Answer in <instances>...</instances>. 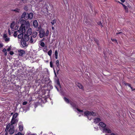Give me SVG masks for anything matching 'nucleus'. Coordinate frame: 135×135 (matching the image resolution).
I'll return each mask as SVG.
<instances>
[{
	"instance_id": "nucleus-1",
	"label": "nucleus",
	"mask_w": 135,
	"mask_h": 135,
	"mask_svg": "<svg viewBox=\"0 0 135 135\" xmlns=\"http://www.w3.org/2000/svg\"><path fill=\"white\" fill-rule=\"evenodd\" d=\"M78 111V113L80 114L79 115V116H80L81 114L82 115H84V116H86L88 119L89 120H91V116H96V114L95 112L86 111L83 112L82 110H80L78 108L76 109Z\"/></svg>"
},
{
	"instance_id": "nucleus-2",
	"label": "nucleus",
	"mask_w": 135,
	"mask_h": 135,
	"mask_svg": "<svg viewBox=\"0 0 135 135\" xmlns=\"http://www.w3.org/2000/svg\"><path fill=\"white\" fill-rule=\"evenodd\" d=\"M99 126L103 128V132L107 133H110L111 132L110 129L107 127H105L106 125L105 123L103 122H100L99 124Z\"/></svg>"
},
{
	"instance_id": "nucleus-3",
	"label": "nucleus",
	"mask_w": 135,
	"mask_h": 135,
	"mask_svg": "<svg viewBox=\"0 0 135 135\" xmlns=\"http://www.w3.org/2000/svg\"><path fill=\"white\" fill-rule=\"evenodd\" d=\"M9 128V134H13L15 132V129L14 126L13 125H11L10 123H9L6 126V128L5 129V131L7 132Z\"/></svg>"
},
{
	"instance_id": "nucleus-4",
	"label": "nucleus",
	"mask_w": 135,
	"mask_h": 135,
	"mask_svg": "<svg viewBox=\"0 0 135 135\" xmlns=\"http://www.w3.org/2000/svg\"><path fill=\"white\" fill-rule=\"evenodd\" d=\"M27 21L24 20H22L20 21L21 25L20 27V29L22 30L23 32H25L26 30L25 27V25Z\"/></svg>"
},
{
	"instance_id": "nucleus-5",
	"label": "nucleus",
	"mask_w": 135,
	"mask_h": 135,
	"mask_svg": "<svg viewBox=\"0 0 135 135\" xmlns=\"http://www.w3.org/2000/svg\"><path fill=\"white\" fill-rule=\"evenodd\" d=\"M45 36V33L44 30L41 29L39 31V37L41 38H42Z\"/></svg>"
},
{
	"instance_id": "nucleus-6",
	"label": "nucleus",
	"mask_w": 135,
	"mask_h": 135,
	"mask_svg": "<svg viewBox=\"0 0 135 135\" xmlns=\"http://www.w3.org/2000/svg\"><path fill=\"white\" fill-rule=\"evenodd\" d=\"M3 38L6 42H8L10 40V38L7 37V35L6 34H3Z\"/></svg>"
},
{
	"instance_id": "nucleus-7",
	"label": "nucleus",
	"mask_w": 135,
	"mask_h": 135,
	"mask_svg": "<svg viewBox=\"0 0 135 135\" xmlns=\"http://www.w3.org/2000/svg\"><path fill=\"white\" fill-rule=\"evenodd\" d=\"M27 17H26L25 18L26 20L28 19H31L33 17V14L32 13H30L29 14L28 13H27Z\"/></svg>"
},
{
	"instance_id": "nucleus-8",
	"label": "nucleus",
	"mask_w": 135,
	"mask_h": 135,
	"mask_svg": "<svg viewBox=\"0 0 135 135\" xmlns=\"http://www.w3.org/2000/svg\"><path fill=\"white\" fill-rule=\"evenodd\" d=\"M18 120V119H12L11 121V125H13V124L17 123Z\"/></svg>"
},
{
	"instance_id": "nucleus-9",
	"label": "nucleus",
	"mask_w": 135,
	"mask_h": 135,
	"mask_svg": "<svg viewBox=\"0 0 135 135\" xmlns=\"http://www.w3.org/2000/svg\"><path fill=\"white\" fill-rule=\"evenodd\" d=\"M33 25L35 28H37L38 25L37 21L36 20L33 21Z\"/></svg>"
},
{
	"instance_id": "nucleus-10",
	"label": "nucleus",
	"mask_w": 135,
	"mask_h": 135,
	"mask_svg": "<svg viewBox=\"0 0 135 135\" xmlns=\"http://www.w3.org/2000/svg\"><path fill=\"white\" fill-rule=\"evenodd\" d=\"M21 31H22V30L19 28V30H18V31H16L14 33L13 35L15 37H16L17 35H18V34L20 32H21Z\"/></svg>"
},
{
	"instance_id": "nucleus-11",
	"label": "nucleus",
	"mask_w": 135,
	"mask_h": 135,
	"mask_svg": "<svg viewBox=\"0 0 135 135\" xmlns=\"http://www.w3.org/2000/svg\"><path fill=\"white\" fill-rule=\"evenodd\" d=\"M30 35H27V34H25L24 36V40L25 41H28L30 39Z\"/></svg>"
},
{
	"instance_id": "nucleus-12",
	"label": "nucleus",
	"mask_w": 135,
	"mask_h": 135,
	"mask_svg": "<svg viewBox=\"0 0 135 135\" xmlns=\"http://www.w3.org/2000/svg\"><path fill=\"white\" fill-rule=\"evenodd\" d=\"M18 51L19 52V55L20 56H22L25 53V51L23 50L20 49Z\"/></svg>"
},
{
	"instance_id": "nucleus-13",
	"label": "nucleus",
	"mask_w": 135,
	"mask_h": 135,
	"mask_svg": "<svg viewBox=\"0 0 135 135\" xmlns=\"http://www.w3.org/2000/svg\"><path fill=\"white\" fill-rule=\"evenodd\" d=\"M32 30L31 28H28L27 32V35H30L32 33Z\"/></svg>"
},
{
	"instance_id": "nucleus-14",
	"label": "nucleus",
	"mask_w": 135,
	"mask_h": 135,
	"mask_svg": "<svg viewBox=\"0 0 135 135\" xmlns=\"http://www.w3.org/2000/svg\"><path fill=\"white\" fill-rule=\"evenodd\" d=\"M26 41L25 40H21V44L23 47H25L27 46V44L26 43Z\"/></svg>"
},
{
	"instance_id": "nucleus-15",
	"label": "nucleus",
	"mask_w": 135,
	"mask_h": 135,
	"mask_svg": "<svg viewBox=\"0 0 135 135\" xmlns=\"http://www.w3.org/2000/svg\"><path fill=\"white\" fill-rule=\"evenodd\" d=\"M21 31V32H20L19 33V34H18V38L19 39H21L22 38L23 36V33H25V32H23V31Z\"/></svg>"
},
{
	"instance_id": "nucleus-16",
	"label": "nucleus",
	"mask_w": 135,
	"mask_h": 135,
	"mask_svg": "<svg viewBox=\"0 0 135 135\" xmlns=\"http://www.w3.org/2000/svg\"><path fill=\"white\" fill-rule=\"evenodd\" d=\"M36 38H33L32 36H30V38L29 39V42L31 43L35 42Z\"/></svg>"
},
{
	"instance_id": "nucleus-17",
	"label": "nucleus",
	"mask_w": 135,
	"mask_h": 135,
	"mask_svg": "<svg viewBox=\"0 0 135 135\" xmlns=\"http://www.w3.org/2000/svg\"><path fill=\"white\" fill-rule=\"evenodd\" d=\"M101 120L100 118H95L94 120V122L95 124H97Z\"/></svg>"
},
{
	"instance_id": "nucleus-18",
	"label": "nucleus",
	"mask_w": 135,
	"mask_h": 135,
	"mask_svg": "<svg viewBox=\"0 0 135 135\" xmlns=\"http://www.w3.org/2000/svg\"><path fill=\"white\" fill-rule=\"evenodd\" d=\"M26 17H27V13L26 12H24L22 15L21 16V18H24L25 20H26L25 18Z\"/></svg>"
},
{
	"instance_id": "nucleus-19",
	"label": "nucleus",
	"mask_w": 135,
	"mask_h": 135,
	"mask_svg": "<svg viewBox=\"0 0 135 135\" xmlns=\"http://www.w3.org/2000/svg\"><path fill=\"white\" fill-rule=\"evenodd\" d=\"M30 24L29 22L27 21L25 25V26L27 28H30Z\"/></svg>"
},
{
	"instance_id": "nucleus-20",
	"label": "nucleus",
	"mask_w": 135,
	"mask_h": 135,
	"mask_svg": "<svg viewBox=\"0 0 135 135\" xmlns=\"http://www.w3.org/2000/svg\"><path fill=\"white\" fill-rule=\"evenodd\" d=\"M18 115V113H15L13 115L12 119H18V118H17V117Z\"/></svg>"
},
{
	"instance_id": "nucleus-21",
	"label": "nucleus",
	"mask_w": 135,
	"mask_h": 135,
	"mask_svg": "<svg viewBox=\"0 0 135 135\" xmlns=\"http://www.w3.org/2000/svg\"><path fill=\"white\" fill-rule=\"evenodd\" d=\"M37 32L36 31L33 32L32 35V37L33 38H35L37 36Z\"/></svg>"
},
{
	"instance_id": "nucleus-22",
	"label": "nucleus",
	"mask_w": 135,
	"mask_h": 135,
	"mask_svg": "<svg viewBox=\"0 0 135 135\" xmlns=\"http://www.w3.org/2000/svg\"><path fill=\"white\" fill-rule=\"evenodd\" d=\"M50 66L52 68H53L54 72L55 74L56 75V73L55 71L54 68L53 67V63L52 61H51L50 62Z\"/></svg>"
},
{
	"instance_id": "nucleus-23",
	"label": "nucleus",
	"mask_w": 135,
	"mask_h": 135,
	"mask_svg": "<svg viewBox=\"0 0 135 135\" xmlns=\"http://www.w3.org/2000/svg\"><path fill=\"white\" fill-rule=\"evenodd\" d=\"M77 86L80 89H83V86L80 83H78L76 84Z\"/></svg>"
},
{
	"instance_id": "nucleus-24",
	"label": "nucleus",
	"mask_w": 135,
	"mask_h": 135,
	"mask_svg": "<svg viewBox=\"0 0 135 135\" xmlns=\"http://www.w3.org/2000/svg\"><path fill=\"white\" fill-rule=\"evenodd\" d=\"M70 104L74 108H75L76 107V105L73 102H71L70 103Z\"/></svg>"
},
{
	"instance_id": "nucleus-25",
	"label": "nucleus",
	"mask_w": 135,
	"mask_h": 135,
	"mask_svg": "<svg viewBox=\"0 0 135 135\" xmlns=\"http://www.w3.org/2000/svg\"><path fill=\"white\" fill-rule=\"evenodd\" d=\"M52 53V50H50L48 52V54L50 57H51V54Z\"/></svg>"
},
{
	"instance_id": "nucleus-26",
	"label": "nucleus",
	"mask_w": 135,
	"mask_h": 135,
	"mask_svg": "<svg viewBox=\"0 0 135 135\" xmlns=\"http://www.w3.org/2000/svg\"><path fill=\"white\" fill-rule=\"evenodd\" d=\"M64 100L65 102L68 103H69V99L67 98L64 97Z\"/></svg>"
},
{
	"instance_id": "nucleus-27",
	"label": "nucleus",
	"mask_w": 135,
	"mask_h": 135,
	"mask_svg": "<svg viewBox=\"0 0 135 135\" xmlns=\"http://www.w3.org/2000/svg\"><path fill=\"white\" fill-rule=\"evenodd\" d=\"M19 130L20 131H22L23 130V127L22 126H19Z\"/></svg>"
},
{
	"instance_id": "nucleus-28",
	"label": "nucleus",
	"mask_w": 135,
	"mask_h": 135,
	"mask_svg": "<svg viewBox=\"0 0 135 135\" xmlns=\"http://www.w3.org/2000/svg\"><path fill=\"white\" fill-rule=\"evenodd\" d=\"M56 64L57 67H59V62L58 60H57L56 61Z\"/></svg>"
},
{
	"instance_id": "nucleus-29",
	"label": "nucleus",
	"mask_w": 135,
	"mask_h": 135,
	"mask_svg": "<svg viewBox=\"0 0 135 135\" xmlns=\"http://www.w3.org/2000/svg\"><path fill=\"white\" fill-rule=\"evenodd\" d=\"M43 51L44 52H46L47 51V46H45V47L44 48Z\"/></svg>"
},
{
	"instance_id": "nucleus-30",
	"label": "nucleus",
	"mask_w": 135,
	"mask_h": 135,
	"mask_svg": "<svg viewBox=\"0 0 135 135\" xmlns=\"http://www.w3.org/2000/svg\"><path fill=\"white\" fill-rule=\"evenodd\" d=\"M14 23H11V25H10V27L11 28L13 29H14Z\"/></svg>"
},
{
	"instance_id": "nucleus-31",
	"label": "nucleus",
	"mask_w": 135,
	"mask_h": 135,
	"mask_svg": "<svg viewBox=\"0 0 135 135\" xmlns=\"http://www.w3.org/2000/svg\"><path fill=\"white\" fill-rule=\"evenodd\" d=\"M40 45L41 46H42V47H44L45 46V44L44 43V42H41V43L40 44Z\"/></svg>"
},
{
	"instance_id": "nucleus-32",
	"label": "nucleus",
	"mask_w": 135,
	"mask_h": 135,
	"mask_svg": "<svg viewBox=\"0 0 135 135\" xmlns=\"http://www.w3.org/2000/svg\"><path fill=\"white\" fill-rule=\"evenodd\" d=\"M56 20L55 19H54L51 22V23L52 25H54L56 23Z\"/></svg>"
},
{
	"instance_id": "nucleus-33",
	"label": "nucleus",
	"mask_w": 135,
	"mask_h": 135,
	"mask_svg": "<svg viewBox=\"0 0 135 135\" xmlns=\"http://www.w3.org/2000/svg\"><path fill=\"white\" fill-rule=\"evenodd\" d=\"M126 85H128L129 87H130L132 90H135V89H133V88L131 86V85L130 84L127 83L126 84Z\"/></svg>"
},
{
	"instance_id": "nucleus-34",
	"label": "nucleus",
	"mask_w": 135,
	"mask_h": 135,
	"mask_svg": "<svg viewBox=\"0 0 135 135\" xmlns=\"http://www.w3.org/2000/svg\"><path fill=\"white\" fill-rule=\"evenodd\" d=\"M98 24L101 27H102V25L100 22H98Z\"/></svg>"
},
{
	"instance_id": "nucleus-35",
	"label": "nucleus",
	"mask_w": 135,
	"mask_h": 135,
	"mask_svg": "<svg viewBox=\"0 0 135 135\" xmlns=\"http://www.w3.org/2000/svg\"><path fill=\"white\" fill-rule=\"evenodd\" d=\"M49 34V31L48 30H47L46 33H45V36H47Z\"/></svg>"
},
{
	"instance_id": "nucleus-36",
	"label": "nucleus",
	"mask_w": 135,
	"mask_h": 135,
	"mask_svg": "<svg viewBox=\"0 0 135 135\" xmlns=\"http://www.w3.org/2000/svg\"><path fill=\"white\" fill-rule=\"evenodd\" d=\"M58 51L57 50H56L55 51V56H58Z\"/></svg>"
},
{
	"instance_id": "nucleus-37",
	"label": "nucleus",
	"mask_w": 135,
	"mask_h": 135,
	"mask_svg": "<svg viewBox=\"0 0 135 135\" xmlns=\"http://www.w3.org/2000/svg\"><path fill=\"white\" fill-rule=\"evenodd\" d=\"M12 10L17 12H19L20 11V10L18 9H16L15 10Z\"/></svg>"
},
{
	"instance_id": "nucleus-38",
	"label": "nucleus",
	"mask_w": 135,
	"mask_h": 135,
	"mask_svg": "<svg viewBox=\"0 0 135 135\" xmlns=\"http://www.w3.org/2000/svg\"><path fill=\"white\" fill-rule=\"evenodd\" d=\"M121 4L123 5V7L125 9H126L127 8V7L125 5H124V4H123V3H121Z\"/></svg>"
},
{
	"instance_id": "nucleus-39",
	"label": "nucleus",
	"mask_w": 135,
	"mask_h": 135,
	"mask_svg": "<svg viewBox=\"0 0 135 135\" xmlns=\"http://www.w3.org/2000/svg\"><path fill=\"white\" fill-rule=\"evenodd\" d=\"M15 135H24V134L21 133L20 132H19L17 134H16Z\"/></svg>"
},
{
	"instance_id": "nucleus-40",
	"label": "nucleus",
	"mask_w": 135,
	"mask_h": 135,
	"mask_svg": "<svg viewBox=\"0 0 135 135\" xmlns=\"http://www.w3.org/2000/svg\"><path fill=\"white\" fill-rule=\"evenodd\" d=\"M95 41L97 43L98 45V40L97 39H94Z\"/></svg>"
},
{
	"instance_id": "nucleus-41",
	"label": "nucleus",
	"mask_w": 135,
	"mask_h": 135,
	"mask_svg": "<svg viewBox=\"0 0 135 135\" xmlns=\"http://www.w3.org/2000/svg\"><path fill=\"white\" fill-rule=\"evenodd\" d=\"M57 85H58L60 87H61V85H60V83H59V81H58L57 82Z\"/></svg>"
},
{
	"instance_id": "nucleus-42",
	"label": "nucleus",
	"mask_w": 135,
	"mask_h": 135,
	"mask_svg": "<svg viewBox=\"0 0 135 135\" xmlns=\"http://www.w3.org/2000/svg\"><path fill=\"white\" fill-rule=\"evenodd\" d=\"M11 49V46H10L7 49V50L8 51H10Z\"/></svg>"
},
{
	"instance_id": "nucleus-43",
	"label": "nucleus",
	"mask_w": 135,
	"mask_h": 135,
	"mask_svg": "<svg viewBox=\"0 0 135 135\" xmlns=\"http://www.w3.org/2000/svg\"><path fill=\"white\" fill-rule=\"evenodd\" d=\"M9 54L11 55H13L14 54V53L12 51H10L9 52Z\"/></svg>"
},
{
	"instance_id": "nucleus-44",
	"label": "nucleus",
	"mask_w": 135,
	"mask_h": 135,
	"mask_svg": "<svg viewBox=\"0 0 135 135\" xmlns=\"http://www.w3.org/2000/svg\"><path fill=\"white\" fill-rule=\"evenodd\" d=\"M27 103V102H24L23 103V105H26Z\"/></svg>"
},
{
	"instance_id": "nucleus-45",
	"label": "nucleus",
	"mask_w": 135,
	"mask_h": 135,
	"mask_svg": "<svg viewBox=\"0 0 135 135\" xmlns=\"http://www.w3.org/2000/svg\"><path fill=\"white\" fill-rule=\"evenodd\" d=\"M8 34L9 35H11V32H10V30H9V29H8Z\"/></svg>"
},
{
	"instance_id": "nucleus-46",
	"label": "nucleus",
	"mask_w": 135,
	"mask_h": 135,
	"mask_svg": "<svg viewBox=\"0 0 135 135\" xmlns=\"http://www.w3.org/2000/svg\"><path fill=\"white\" fill-rule=\"evenodd\" d=\"M2 51L4 53L6 52V50L5 49H3Z\"/></svg>"
},
{
	"instance_id": "nucleus-47",
	"label": "nucleus",
	"mask_w": 135,
	"mask_h": 135,
	"mask_svg": "<svg viewBox=\"0 0 135 135\" xmlns=\"http://www.w3.org/2000/svg\"><path fill=\"white\" fill-rule=\"evenodd\" d=\"M22 122H19L18 123V125L19 126H22Z\"/></svg>"
},
{
	"instance_id": "nucleus-48",
	"label": "nucleus",
	"mask_w": 135,
	"mask_h": 135,
	"mask_svg": "<svg viewBox=\"0 0 135 135\" xmlns=\"http://www.w3.org/2000/svg\"><path fill=\"white\" fill-rule=\"evenodd\" d=\"M112 41H113L114 42H117V41L116 40H115V39H112Z\"/></svg>"
},
{
	"instance_id": "nucleus-49",
	"label": "nucleus",
	"mask_w": 135,
	"mask_h": 135,
	"mask_svg": "<svg viewBox=\"0 0 135 135\" xmlns=\"http://www.w3.org/2000/svg\"><path fill=\"white\" fill-rule=\"evenodd\" d=\"M117 34H120L122 35L123 34V33L122 32H119L118 33H117Z\"/></svg>"
},
{
	"instance_id": "nucleus-50",
	"label": "nucleus",
	"mask_w": 135,
	"mask_h": 135,
	"mask_svg": "<svg viewBox=\"0 0 135 135\" xmlns=\"http://www.w3.org/2000/svg\"><path fill=\"white\" fill-rule=\"evenodd\" d=\"M122 2H124L125 1V0H120Z\"/></svg>"
},
{
	"instance_id": "nucleus-51",
	"label": "nucleus",
	"mask_w": 135,
	"mask_h": 135,
	"mask_svg": "<svg viewBox=\"0 0 135 135\" xmlns=\"http://www.w3.org/2000/svg\"><path fill=\"white\" fill-rule=\"evenodd\" d=\"M110 135H118L117 134H114L113 133H112Z\"/></svg>"
},
{
	"instance_id": "nucleus-52",
	"label": "nucleus",
	"mask_w": 135,
	"mask_h": 135,
	"mask_svg": "<svg viewBox=\"0 0 135 135\" xmlns=\"http://www.w3.org/2000/svg\"><path fill=\"white\" fill-rule=\"evenodd\" d=\"M55 57L56 59H57L58 57V56H55Z\"/></svg>"
},
{
	"instance_id": "nucleus-53",
	"label": "nucleus",
	"mask_w": 135,
	"mask_h": 135,
	"mask_svg": "<svg viewBox=\"0 0 135 135\" xmlns=\"http://www.w3.org/2000/svg\"><path fill=\"white\" fill-rule=\"evenodd\" d=\"M7 55V52H6L4 53V55L5 56H6Z\"/></svg>"
},
{
	"instance_id": "nucleus-54",
	"label": "nucleus",
	"mask_w": 135,
	"mask_h": 135,
	"mask_svg": "<svg viewBox=\"0 0 135 135\" xmlns=\"http://www.w3.org/2000/svg\"><path fill=\"white\" fill-rule=\"evenodd\" d=\"M2 44H0V47H2Z\"/></svg>"
},
{
	"instance_id": "nucleus-55",
	"label": "nucleus",
	"mask_w": 135,
	"mask_h": 135,
	"mask_svg": "<svg viewBox=\"0 0 135 135\" xmlns=\"http://www.w3.org/2000/svg\"><path fill=\"white\" fill-rule=\"evenodd\" d=\"M116 2H118V3H121H121H120V2L119 1H117Z\"/></svg>"
},
{
	"instance_id": "nucleus-56",
	"label": "nucleus",
	"mask_w": 135,
	"mask_h": 135,
	"mask_svg": "<svg viewBox=\"0 0 135 135\" xmlns=\"http://www.w3.org/2000/svg\"><path fill=\"white\" fill-rule=\"evenodd\" d=\"M52 30H54V27H52Z\"/></svg>"
},
{
	"instance_id": "nucleus-57",
	"label": "nucleus",
	"mask_w": 135,
	"mask_h": 135,
	"mask_svg": "<svg viewBox=\"0 0 135 135\" xmlns=\"http://www.w3.org/2000/svg\"><path fill=\"white\" fill-rule=\"evenodd\" d=\"M55 87H56V89H57V90L58 91V90H58V88H57V87L56 86H55Z\"/></svg>"
},
{
	"instance_id": "nucleus-58",
	"label": "nucleus",
	"mask_w": 135,
	"mask_h": 135,
	"mask_svg": "<svg viewBox=\"0 0 135 135\" xmlns=\"http://www.w3.org/2000/svg\"><path fill=\"white\" fill-rule=\"evenodd\" d=\"M7 135V133H6L5 134V135Z\"/></svg>"
},
{
	"instance_id": "nucleus-59",
	"label": "nucleus",
	"mask_w": 135,
	"mask_h": 135,
	"mask_svg": "<svg viewBox=\"0 0 135 135\" xmlns=\"http://www.w3.org/2000/svg\"><path fill=\"white\" fill-rule=\"evenodd\" d=\"M38 30H39V29H37V30H37V31H38Z\"/></svg>"
},
{
	"instance_id": "nucleus-60",
	"label": "nucleus",
	"mask_w": 135,
	"mask_h": 135,
	"mask_svg": "<svg viewBox=\"0 0 135 135\" xmlns=\"http://www.w3.org/2000/svg\"><path fill=\"white\" fill-rule=\"evenodd\" d=\"M46 62H48V61H46Z\"/></svg>"
},
{
	"instance_id": "nucleus-61",
	"label": "nucleus",
	"mask_w": 135,
	"mask_h": 135,
	"mask_svg": "<svg viewBox=\"0 0 135 135\" xmlns=\"http://www.w3.org/2000/svg\"><path fill=\"white\" fill-rule=\"evenodd\" d=\"M105 1H107V0H104Z\"/></svg>"
},
{
	"instance_id": "nucleus-62",
	"label": "nucleus",
	"mask_w": 135,
	"mask_h": 135,
	"mask_svg": "<svg viewBox=\"0 0 135 135\" xmlns=\"http://www.w3.org/2000/svg\"><path fill=\"white\" fill-rule=\"evenodd\" d=\"M31 135H35V134H31Z\"/></svg>"
},
{
	"instance_id": "nucleus-63",
	"label": "nucleus",
	"mask_w": 135,
	"mask_h": 135,
	"mask_svg": "<svg viewBox=\"0 0 135 135\" xmlns=\"http://www.w3.org/2000/svg\"><path fill=\"white\" fill-rule=\"evenodd\" d=\"M13 114V113H12L11 114Z\"/></svg>"
},
{
	"instance_id": "nucleus-64",
	"label": "nucleus",
	"mask_w": 135,
	"mask_h": 135,
	"mask_svg": "<svg viewBox=\"0 0 135 135\" xmlns=\"http://www.w3.org/2000/svg\"><path fill=\"white\" fill-rule=\"evenodd\" d=\"M84 22H85V21H84Z\"/></svg>"
}]
</instances>
